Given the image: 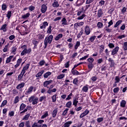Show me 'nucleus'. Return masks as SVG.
<instances>
[{
  "label": "nucleus",
  "mask_w": 127,
  "mask_h": 127,
  "mask_svg": "<svg viewBox=\"0 0 127 127\" xmlns=\"http://www.w3.org/2000/svg\"><path fill=\"white\" fill-rule=\"evenodd\" d=\"M30 66V64H26L23 68V69L21 70V72H23V73H25L26 72V71L29 69V66Z\"/></svg>",
  "instance_id": "10"
},
{
  "label": "nucleus",
  "mask_w": 127,
  "mask_h": 127,
  "mask_svg": "<svg viewBox=\"0 0 127 127\" xmlns=\"http://www.w3.org/2000/svg\"><path fill=\"white\" fill-rule=\"evenodd\" d=\"M80 44H81V43H80V41H77L75 46H74V49L75 50H77V49H78V48L80 46Z\"/></svg>",
  "instance_id": "44"
},
{
  "label": "nucleus",
  "mask_w": 127,
  "mask_h": 127,
  "mask_svg": "<svg viewBox=\"0 0 127 127\" xmlns=\"http://www.w3.org/2000/svg\"><path fill=\"white\" fill-rule=\"evenodd\" d=\"M73 122L72 121H68L66 122L63 126V127H69Z\"/></svg>",
  "instance_id": "21"
},
{
  "label": "nucleus",
  "mask_w": 127,
  "mask_h": 127,
  "mask_svg": "<svg viewBox=\"0 0 127 127\" xmlns=\"http://www.w3.org/2000/svg\"><path fill=\"white\" fill-rule=\"evenodd\" d=\"M126 105H127V101L125 100H122L120 102L121 107L125 108L126 107Z\"/></svg>",
  "instance_id": "23"
},
{
  "label": "nucleus",
  "mask_w": 127,
  "mask_h": 127,
  "mask_svg": "<svg viewBox=\"0 0 127 127\" xmlns=\"http://www.w3.org/2000/svg\"><path fill=\"white\" fill-rule=\"evenodd\" d=\"M103 23L101 22H98L97 23V27H98L99 28H102V27H103Z\"/></svg>",
  "instance_id": "62"
},
{
  "label": "nucleus",
  "mask_w": 127,
  "mask_h": 127,
  "mask_svg": "<svg viewBox=\"0 0 127 127\" xmlns=\"http://www.w3.org/2000/svg\"><path fill=\"white\" fill-rule=\"evenodd\" d=\"M109 27H106L104 28L105 31H107L108 33H111L112 32V29H109Z\"/></svg>",
  "instance_id": "61"
},
{
  "label": "nucleus",
  "mask_w": 127,
  "mask_h": 127,
  "mask_svg": "<svg viewBox=\"0 0 127 127\" xmlns=\"http://www.w3.org/2000/svg\"><path fill=\"white\" fill-rule=\"evenodd\" d=\"M120 91V88L119 87H116L113 89V92L115 94H118V92Z\"/></svg>",
  "instance_id": "57"
},
{
  "label": "nucleus",
  "mask_w": 127,
  "mask_h": 127,
  "mask_svg": "<svg viewBox=\"0 0 127 127\" xmlns=\"http://www.w3.org/2000/svg\"><path fill=\"white\" fill-rule=\"evenodd\" d=\"M121 79H122V77H120L119 76H116L115 79V82L116 83H120V82H121Z\"/></svg>",
  "instance_id": "45"
},
{
  "label": "nucleus",
  "mask_w": 127,
  "mask_h": 127,
  "mask_svg": "<svg viewBox=\"0 0 127 127\" xmlns=\"http://www.w3.org/2000/svg\"><path fill=\"white\" fill-rule=\"evenodd\" d=\"M85 17H86V14H82V15L78 16L77 19L78 20H81V19H83Z\"/></svg>",
  "instance_id": "43"
},
{
  "label": "nucleus",
  "mask_w": 127,
  "mask_h": 127,
  "mask_svg": "<svg viewBox=\"0 0 127 127\" xmlns=\"http://www.w3.org/2000/svg\"><path fill=\"white\" fill-rule=\"evenodd\" d=\"M119 50H120V47H116L112 51L111 55L113 56L116 55V54H118V52H119Z\"/></svg>",
  "instance_id": "8"
},
{
  "label": "nucleus",
  "mask_w": 127,
  "mask_h": 127,
  "mask_svg": "<svg viewBox=\"0 0 127 127\" xmlns=\"http://www.w3.org/2000/svg\"><path fill=\"white\" fill-rule=\"evenodd\" d=\"M13 58V56H10L8 58L6 59V63L8 64V63H10V61H11V59Z\"/></svg>",
  "instance_id": "28"
},
{
  "label": "nucleus",
  "mask_w": 127,
  "mask_h": 127,
  "mask_svg": "<svg viewBox=\"0 0 127 127\" xmlns=\"http://www.w3.org/2000/svg\"><path fill=\"white\" fill-rule=\"evenodd\" d=\"M24 73L22 71H21V73L18 75L17 77V81H22V78H23V76H24Z\"/></svg>",
  "instance_id": "13"
},
{
  "label": "nucleus",
  "mask_w": 127,
  "mask_h": 127,
  "mask_svg": "<svg viewBox=\"0 0 127 127\" xmlns=\"http://www.w3.org/2000/svg\"><path fill=\"white\" fill-rule=\"evenodd\" d=\"M17 49V48H16V47H12V50H11V53H13V54H14V55H15L16 54L15 52H16Z\"/></svg>",
  "instance_id": "56"
},
{
  "label": "nucleus",
  "mask_w": 127,
  "mask_h": 127,
  "mask_svg": "<svg viewBox=\"0 0 127 127\" xmlns=\"http://www.w3.org/2000/svg\"><path fill=\"white\" fill-rule=\"evenodd\" d=\"M72 82L74 85H75V86H78V83L79 82V80H78V78H74Z\"/></svg>",
  "instance_id": "34"
},
{
  "label": "nucleus",
  "mask_w": 127,
  "mask_h": 127,
  "mask_svg": "<svg viewBox=\"0 0 127 127\" xmlns=\"http://www.w3.org/2000/svg\"><path fill=\"white\" fill-rule=\"evenodd\" d=\"M32 43L34 45L33 49H37V46H38V43H39V41H36L35 40H33L32 41Z\"/></svg>",
  "instance_id": "11"
},
{
  "label": "nucleus",
  "mask_w": 127,
  "mask_h": 127,
  "mask_svg": "<svg viewBox=\"0 0 127 127\" xmlns=\"http://www.w3.org/2000/svg\"><path fill=\"white\" fill-rule=\"evenodd\" d=\"M103 14H104V11H103V9L99 8L98 10L97 11V17L100 18V17H102L103 16Z\"/></svg>",
  "instance_id": "7"
},
{
  "label": "nucleus",
  "mask_w": 127,
  "mask_h": 127,
  "mask_svg": "<svg viewBox=\"0 0 127 127\" xmlns=\"http://www.w3.org/2000/svg\"><path fill=\"white\" fill-rule=\"evenodd\" d=\"M7 9V5H6V3H3L1 5V10L3 11H6Z\"/></svg>",
  "instance_id": "19"
},
{
  "label": "nucleus",
  "mask_w": 127,
  "mask_h": 127,
  "mask_svg": "<svg viewBox=\"0 0 127 127\" xmlns=\"http://www.w3.org/2000/svg\"><path fill=\"white\" fill-rule=\"evenodd\" d=\"M46 10H47V6L44 4H42L41 9L42 13H45V12H46Z\"/></svg>",
  "instance_id": "12"
},
{
  "label": "nucleus",
  "mask_w": 127,
  "mask_h": 127,
  "mask_svg": "<svg viewBox=\"0 0 127 127\" xmlns=\"http://www.w3.org/2000/svg\"><path fill=\"white\" fill-rule=\"evenodd\" d=\"M126 37H127V36L125 34H123L117 37V39H123V38H126Z\"/></svg>",
  "instance_id": "59"
},
{
  "label": "nucleus",
  "mask_w": 127,
  "mask_h": 127,
  "mask_svg": "<svg viewBox=\"0 0 127 127\" xmlns=\"http://www.w3.org/2000/svg\"><path fill=\"white\" fill-rule=\"evenodd\" d=\"M37 36L39 40H42L43 39H44V36H45V35L42 34H39Z\"/></svg>",
  "instance_id": "36"
},
{
  "label": "nucleus",
  "mask_w": 127,
  "mask_h": 127,
  "mask_svg": "<svg viewBox=\"0 0 127 127\" xmlns=\"http://www.w3.org/2000/svg\"><path fill=\"white\" fill-rule=\"evenodd\" d=\"M53 83V80L52 79L49 80H46L43 83V86L45 88H47V89L49 88L48 85H50V84H52Z\"/></svg>",
  "instance_id": "4"
},
{
  "label": "nucleus",
  "mask_w": 127,
  "mask_h": 127,
  "mask_svg": "<svg viewBox=\"0 0 127 127\" xmlns=\"http://www.w3.org/2000/svg\"><path fill=\"white\" fill-rule=\"evenodd\" d=\"M83 32H84V30L81 29V30L80 31V32L79 33L78 35L77 36V38H81V37L83 35Z\"/></svg>",
  "instance_id": "53"
},
{
  "label": "nucleus",
  "mask_w": 127,
  "mask_h": 127,
  "mask_svg": "<svg viewBox=\"0 0 127 127\" xmlns=\"http://www.w3.org/2000/svg\"><path fill=\"white\" fill-rule=\"evenodd\" d=\"M43 73H44V70H41L40 72H38L36 75V77L37 78H39V77H41L42 76V75L43 74Z\"/></svg>",
  "instance_id": "30"
},
{
  "label": "nucleus",
  "mask_w": 127,
  "mask_h": 127,
  "mask_svg": "<svg viewBox=\"0 0 127 127\" xmlns=\"http://www.w3.org/2000/svg\"><path fill=\"white\" fill-rule=\"evenodd\" d=\"M12 13H11V11L8 10L6 14V17H7L8 19H10V17H11V15Z\"/></svg>",
  "instance_id": "33"
},
{
  "label": "nucleus",
  "mask_w": 127,
  "mask_h": 127,
  "mask_svg": "<svg viewBox=\"0 0 127 127\" xmlns=\"http://www.w3.org/2000/svg\"><path fill=\"white\" fill-rule=\"evenodd\" d=\"M38 103V97H36L33 101L32 104V105H36Z\"/></svg>",
  "instance_id": "50"
},
{
  "label": "nucleus",
  "mask_w": 127,
  "mask_h": 127,
  "mask_svg": "<svg viewBox=\"0 0 127 127\" xmlns=\"http://www.w3.org/2000/svg\"><path fill=\"white\" fill-rule=\"evenodd\" d=\"M61 22H62V24L63 25H67V20L66 19V18H63L62 19Z\"/></svg>",
  "instance_id": "29"
},
{
  "label": "nucleus",
  "mask_w": 127,
  "mask_h": 127,
  "mask_svg": "<svg viewBox=\"0 0 127 127\" xmlns=\"http://www.w3.org/2000/svg\"><path fill=\"white\" fill-rule=\"evenodd\" d=\"M68 111H69L68 108H66L65 110L64 111L62 114V116H67V114H68Z\"/></svg>",
  "instance_id": "51"
},
{
  "label": "nucleus",
  "mask_w": 127,
  "mask_h": 127,
  "mask_svg": "<svg viewBox=\"0 0 127 127\" xmlns=\"http://www.w3.org/2000/svg\"><path fill=\"white\" fill-rule=\"evenodd\" d=\"M46 100V96H43L40 97V99L39 100V102H43V101H45Z\"/></svg>",
  "instance_id": "52"
},
{
  "label": "nucleus",
  "mask_w": 127,
  "mask_h": 127,
  "mask_svg": "<svg viewBox=\"0 0 127 127\" xmlns=\"http://www.w3.org/2000/svg\"><path fill=\"white\" fill-rule=\"evenodd\" d=\"M108 47H109V48H110V49L115 48V45H114L113 43H110L108 44Z\"/></svg>",
  "instance_id": "64"
},
{
  "label": "nucleus",
  "mask_w": 127,
  "mask_h": 127,
  "mask_svg": "<svg viewBox=\"0 0 127 127\" xmlns=\"http://www.w3.org/2000/svg\"><path fill=\"white\" fill-rule=\"evenodd\" d=\"M23 51L27 52L28 54H30V53H31V52L32 51V50H31V48H29L28 49H27V47H26L25 49H24Z\"/></svg>",
  "instance_id": "38"
},
{
  "label": "nucleus",
  "mask_w": 127,
  "mask_h": 127,
  "mask_svg": "<svg viewBox=\"0 0 127 127\" xmlns=\"http://www.w3.org/2000/svg\"><path fill=\"white\" fill-rule=\"evenodd\" d=\"M84 32L86 35H89V34L91 33V30L90 29V27H89L88 25L85 26L84 29Z\"/></svg>",
  "instance_id": "9"
},
{
  "label": "nucleus",
  "mask_w": 127,
  "mask_h": 127,
  "mask_svg": "<svg viewBox=\"0 0 127 127\" xmlns=\"http://www.w3.org/2000/svg\"><path fill=\"white\" fill-rule=\"evenodd\" d=\"M52 40H53V35H50L49 36H47L45 37V40L44 41V49H46L47 48V46L49 44H51L52 43Z\"/></svg>",
  "instance_id": "1"
},
{
  "label": "nucleus",
  "mask_w": 127,
  "mask_h": 127,
  "mask_svg": "<svg viewBox=\"0 0 127 127\" xmlns=\"http://www.w3.org/2000/svg\"><path fill=\"white\" fill-rule=\"evenodd\" d=\"M44 64H45V61H44V60H42V61H40V62L39 63V65H40V66H43V65H44Z\"/></svg>",
  "instance_id": "63"
},
{
  "label": "nucleus",
  "mask_w": 127,
  "mask_h": 127,
  "mask_svg": "<svg viewBox=\"0 0 127 127\" xmlns=\"http://www.w3.org/2000/svg\"><path fill=\"white\" fill-rule=\"evenodd\" d=\"M87 62H88V64L87 65V67L88 69H90V70H92L93 68H94V66L95 64L93 63H94V61H95V60L93 58H89L87 60Z\"/></svg>",
  "instance_id": "2"
},
{
  "label": "nucleus",
  "mask_w": 127,
  "mask_h": 127,
  "mask_svg": "<svg viewBox=\"0 0 127 127\" xmlns=\"http://www.w3.org/2000/svg\"><path fill=\"white\" fill-rule=\"evenodd\" d=\"M56 97H57V94H55L51 97L53 103L56 102Z\"/></svg>",
  "instance_id": "49"
},
{
  "label": "nucleus",
  "mask_w": 127,
  "mask_h": 127,
  "mask_svg": "<svg viewBox=\"0 0 127 127\" xmlns=\"http://www.w3.org/2000/svg\"><path fill=\"white\" fill-rule=\"evenodd\" d=\"M33 89H34V86H30L27 91H25V95H30L31 93L33 91Z\"/></svg>",
  "instance_id": "5"
},
{
  "label": "nucleus",
  "mask_w": 127,
  "mask_h": 127,
  "mask_svg": "<svg viewBox=\"0 0 127 127\" xmlns=\"http://www.w3.org/2000/svg\"><path fill=\"white\" fill-rule=\"evenodd\" d=\"M96 37H97V36H93L89 38L88 41L89 43H92V42H94V41L96 39Z\"/></svg>",
  "instance_id": "20"
},
{
  "label": "nucleus",
  "mask_w": 127,
  "mask_h": 127,
  "mask_svg": "<svg viewBox=\"0 0 127 127\" xmlns=\"http://www.w3.org/2000/svg\"><path fill=\"white\" fill-rule=\"evenodd\" d=\"M123 50H124V51H127V42H125L123 43Z\"/></svg>",
  "instance_id": "39"
},
{
  "label": "nucleus",
  "mask_w": 127,
  "mask_h": 127,
  "mask_svg": "<svg viewBox=\"0 0 127 127\" xmlns=\"http://www.w3.org/2000/svg\"><path fill=\"white\" fill-rule=\"evenodd\" d=\"M65 107L66 108H68V109H70V108H71V107H72V102L71 101L67 102L65 105Z\"/></svg>",
  "instance_id": "42"
},
{
  "label": "nucleus",
  "mask_w": 127,
  "mask_h": 127,
  "mask_svg": "<svg viewBox=\"0 0 127 127\" xmlns=\"http://www.w3.org/2000/svg\"><path fill=\"white\" fill-rule=\"evenodd\" d=\"M77 100H78V99L75 98L74 100H73V102H72V105L73 106H74V107H77V105H78V103H79V101H78Z\"/></svg>",
  "instance_id": "37"
},
{
  "label": "nucleus",
  "mask_w": 127,
  "mask_h": 127,
  "mask_svg": "<svg viewBox=\"0 0 127 127\" xmlns=\"http://www.w3.org/2000/svg\"><path fill=\"white\" fill-rule=\"evenodd\" d=\"M64 77H65V74L62 73L57 76V79L60 80L61 79H63V78H64Z\"/></svg>",
  "instance_id": "41"
},
{
  "label": "nucleus",
  "mask_w": 127,
  "mask_h": 127,
  "mask_svg": "<svg viewBox=\"0 0 127 127\" xmlns=\"http://www.w3.org/2000/svg\"><path fill=\"white\" fill-rule=\"evenodd\" d=\"M48 22L47 21H44L43 22V24L40 25V27L41 29H43V30H45L46 28V26H48Z\"/></svg>",
  "instance_id": "6"
},
{
  "label": "nucleus",
  "mask_w": 127,
  "mask_h": 127,
  "mask_svg": "<svg viewBox=\"0 0 127 127\" xmlns=\"http://www.w3.org/2000/svg\"><path fill=\"white\" fill-rule=\"evenodd\" d=\"M88 90H89L88 85L84 86L82 88V91H83V92H84V93H87V92H88Z\"/></svg>",
  "instance_id": "26"
},
{
  "label": "nucleus",
  "mask_w": 127,
  "mask_h": 127,
  "mask_svg": "<svg viewBox=\"0 0 127 127\" xmlns=\"http://www.w3.org/2000/svg\"><path fill=\"white\" fill-rule=\"evenodd\" d=\"M71 73L72 75L74 76H78V75H81V73L79 72L78 70L76 69H71Z\"/></svg>",
  "instance_id": "15"
},
{
  "label": "nucleus",
  "mask_w": 127,
  "mask_h": 127,
  "mask_svg": "<svg viewBox=\"0 0 127 127\" xmlns=\"http://www.w3.org/2000/svg\"><path fill=\"white\" fill-rule=\"evenodd\" d=\"M47 117H48V111H46L44 115L41 116V119L43 120V119H45Z\"/></svg>",
  "instance_id": "35"
},
{
  "label": "nucleus",
  "mask_w": 127,
  "mask_h": 127,
  "mask_svg": "<svg viewBox=\"0 0 127 127\" xmlns=\"http://www.w3.org/2000/svg\"><path fill=\"white\" fill-rule=\"evenodd\" d=\"M72 96H73V93H70L67 97V98L65 99V101H70V100H71V99H72V98L71 97H72Z\"/></svg>",
  "instance_id": "48"
},
{
  "label": "nucleus",
  "mask_w": 127,
  "mask_h": 127,
  "mask_svg": "<svg viewBox=\"0 0 127 127\" xmlns=\"http://www.w3.org/2000/svg\"><path fill=\"white\" fill-rule=\"evenodd\" d=\"M25 85V83L24 82H22L20 84H19L17 86H16V89L17 90H20V89H22Z\"/></svg>",
  "instance_id": "16"
},
{
  "label": "nucleus",
  "mask_w": 127,
  "mask_h": 127,
  "mask_svg": "<svg viewBox=\"0 0 127 127\" xmlns=\"http://www.w3.org/2000/svg\"><path fill=\"white\" fill-rule=\"evenodd\" d=\"M43 123H44V120H40L37 123H34V124L32 125V127H41V125H42ZM38 124H39V125Z\"/></svg>",
  "instance_id": "3"
},
{
  "label": "nucleus",
  "mask_w": 127,
  "mask_h": 127,
  "mask_svg": "<svg viewBox=\"0 0 127 127\" xmlns=\"http://www.w3.org/2000/svg\"><path fill=\"white\" fill-rule=\"evenodd\" d=\"M85 2V0H77L76 1V6H80Z\"/></svg>",
  "instance_id": "17"
},
{
  "label": "nucleus",
  "mask_w": 127,
  "mask_h": 127,
  "mask_svg": "<svg viewBox=\"0 0 127 127\" xmlns=\"http://www.w3.org/2000/svg\"><path fill=\"white\" fill-rule=\"evenodd\" d=\"M6 104H7V100H5L3 101L0 106V108H2V107H4V106H5Z\"/></svg>",
  "instance_id": "55"
},
{
  "label": "nucleus",
  "mask_w": 127,
  "mask_h": 127,
  "mask_svg": "<svg viewBox=\"0 0 127 127\" xmlns=\"http://www.w3.org/2000/svg\"><path fill=\"white\" fill-rule=\"evenodd\" d=\"M29 117H30V114H28L27 115H26L24 118H22V120L24 121V120H25L26 121L28 120V119H29Z\"/></svg>",
  "instance_id": "46"
},
{
  "label": "nucleus",
  "mask_w": 127,
  "mask_h": 127,
  "mask_svg": "<svg viewBox=\"0 0 127 127\" xmlns=\"http://www.w3.org/2000/svg\"><path fill=\"white\" fill-rule=\"evenodd\" d=\"M7 24H4L2 25L0 29V30H2L3 32H6V31H7L6 29L7 28Z\"/></svg>",
  "instance_id": "14"
},
{
  "label": "nucleus",
  "mask_w": 127,
  "mask_h": 127,
  "mask_svg": "<svg viewBox=\"0 0 127 127\" xmlns=\"http://www.w3.org/2000/svg\"><path fill=\"white\" fill-rule=\"evenodd\" d=\"M113 24H114V22H113V20H111L109 22H108V26H106V27H111V26H112V25H113Z\"/></svg>",
  "instance_id": "54"
},
{
  "label": "nucleus",
  "mask_w": 127,
  "mask_h": 127,
  "mask_svg": "<svg viewBox=\"0 0 127 127\" xmlns=\"http://www.w3.org/2000/svg\"><path fill=\"white\" fill-rule=\"evenodd\" d=\"M57 113H58V109L57 108H55L52 112L53 118H56V116H57Z\"/></svg>",
  "instance_id": "18"
},
{
  "label": "nucleus",
  "mask_w": 127,
  "mask_h": 127,
  "mask_svg": "<svg viewBox=\"0 0 127 127\" xmlns=\"http://www.w3.org/2000/svg\"><path fill=\"white\" fill-rule=\"evenodd\" d=\"M122 22H123V20H118L116 22V24L114 25V28H117V27H118V26H119L120 25H121V24H122Z\"/></svg>",
  "instance_id": "24"
},
{
  "label": "nucleus",
  "mask_w": 127,
  "mask_h": 127,
  "mask_svg": "<svg viewBox=\"0 0 127 127\" xmlns=\"http://www.w3.org/2000/svg\"><path fill=\"white\" fill-rule=\"evenodd\" d=\"M52 73L50 71H48L44 74V78H47L51 75Z\"/></svg>",
  "instance_id": "32"
},
{
  "label": "nucleus",
  "mask_w": 127,
  "mask_h": 127,
  "mask_svg": "<svg viewBox=\"0 0 127 127\" xmlns=\"http://www.w3.org/2000/svg\"><path fill=\"white\" fill-rule=\"evenodd\" d=\"M62 37H63V34H59L55 38V40H56V41H58V40L61 39Z\"/></svg>",
  "instance_id": "22"
},
{
  "label": "nucleus",
  "mask_w": 127,
  "mask_h": 127,
  "mask_svg": "<svg viewBox=\"0 0 127 127\" xmlns=\"http://www.w3.org/2000/svg\"><path fill=\"white\" fill-rule=\"evenodd\" d=\"M26 107V105L24 104V103H22L20 106L19 111H23V110H24Z\"/></svg>",
  "instance_id": "25"
},
{
  "label": "nucleus",
  "mask_w": 127,
  "mask_h": 127,
  "mask_svg": "<svg viewBox=\"0 0 127 127\" xmlns=\"http://www.w3.org/2000/svg\"><path fill=\"white\" fill-rule=\"evenodd\" d=\"M90 80H92V82H95L96 81H97V80H98V77L95 75L91 77Z\"/></svg>",
  "instance_id": "31"
},
{
  "label": "nucleus",
  "mask_w": 127,
  "mask_h": 127,
  "mask_svg": "<svg viewBox=\"0 0 127 127\" xmlns=\"http://www.w3.org/2000/svg\"><path fill=\"white\" fill-rule=\"evenodd\" d=\"M34 9H35V7L34 6L31 5L29 6V10L30 11H33V10H34Z\"/></svg>",
  "instance_id": "60"
},
{
  "label": "nucleus",
  "mask_w": 127,
  "mask_h": 127,
  "mask_svg": "<svg viewBox=\"0 0 127 127\" xmlns=\"http://www.w3.org/2000/svg\"><path fill=\"white\" fill-rule=\"evenodd\" d=\"M19 102V97L18 96H16L14 101H13V104H17Z\"/></svg>",
  "instance_id": "47"
},
{
  "label": "nucleus",
  "mask_w": 127,
  "mask_h": 127,
  "mask_svg": "<svg viewBox=\"0 0 127 127\" xmlns=\"http://www.w3.org/2000/svg\"><path fill=\"white\" fill-rule=\"evenodd\" d=\"M52 6L53 7H59V3H58V1H55L54 2V3L52 4Z\"/></svg>",
  "instance_id": "40"
},
{
  "label": "nucleus",
  "mask_w": 127,
  "mask_h": 127,
  "mask_svg": "<svg viewBox=\"0 0 127 127\" xmlns=\"http://www.w3.org/2000/svg\"><path fill=\"white\" fill-rule=\"evenodd\" d=\"M52 26L50 25L48 28L47 33H49V34H51V32H52Z\"/></svg>",
  "instance_id": "58"
},
{
  "label": "nucleus",
  "mask_w": 127,
  "mask_h": 127,
  "mask_svg": "<svg viewBox=\"0 0 127 127\" xmlns=\"http://www.w3.org/2000/svg\"><path fill=\"white\" fill-rule=\"evenodd\" d=\"M30 16V13L28 12L26 13L25 14H24L22 16V18L23 19H25V18H27L28 17H29Z\"/></svg>",
  "instance_id": "27"
}]
</instances>
